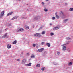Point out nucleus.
Here are the masks:
<instances>
[{
  "label": "nucleus",
  "mask_w": 73,
  "mask_h": 73,
  "mask_svg": "<svg viewBox=\"0 0 73 73\" xmlns=\"http://www.w3.org/2000/svg\"><path fill=\"white\" fill-rule=\"evenodd\" d=\"M34 36L35 37H40L41 36V35L39 33H36L35 34Z\"/></svg>",
  "instance_id": "obj_1"
},
{
  "label": "nucleus",
  "mask_w": 73,
  "mask_h": 73,
  "mask_svg": "<svg viewBox=\"0 0 73 73\" xmlns=\"http://www.w3.org/2000/svg\"><path fill=\"white\" fill-rule=\"evenodd\" d=\"M53 65H58V64L56 62L53 63Z\"/></svg>",
  "instance_id": "obj_19"
},
{
  "label": "nucleus",
  "mask_w": 73,
  "mask_h": 73,
  "mask_svg": "<svg viewBox=\"0 0 73 73\" xmlns=\"http://www.w3.org/2000/svg\"><path fill=\"white\" fill-rule=\"evenodd\" d=\"M25 28L26 29H28L29 28V27L28 26H25Z\"/></svg>",
  "instance_id": "obj_13"
},
{
  "label": "nucleus",
  "mask_w": 73,
  "mask_h": 73,
  "mask_svg": "<svg viewBox=\"0 0 73 73\" xmlns=\"http://www.w3.org/2000/svg\"><path fill=\"white\" fill-rule=\"evenodd\" d=\"M50 25H52V23H50Z\"/></svg>",
  "instance_id": "obj_44"
},
{
  "label": "nucleus",
  "mask_w": 73,
  "mask_h": 73,
  "mask_svg": "<svg viewBox=\"0 0 73 73\" xmlns=\"http://www.w3.org/2000/svg\"><path fill=\"white\" fill-rule=\"evenodd\" d=\"M15 60H16L17 61H18L19 62H20V60L19 59H17Z\"/></svg>",
  "instance_id": "obj_34"
},
{
  "label": "nucleus",
  "mask_w": 73,
  "mask_h": 73,
  "mask_svg": "<svg viewBox=\"0 0 73 73\" xmlns=\"http://www.w3.org/2000/svg\"><path fill=\"white\" fill-rule=\"evenodd\" d=\"M69 11H73V8H70L69 9Z\"/></svg>",
  "instance_id": "obj_23"
},
{
  "label": "nucleus",
  "mask_w": 73,
  "mask_h": 73,
  "mask_svg": "<svg viewBox=\"0 0 73 73\" xmlns=\"http://www.w3.org/2000/svg\"><path fill=\"white\" fill-rule=\"evenodd\" d=\"M61 13H62V19H64L66 17V15L63 13V12L62 11H61Z\"/></svg>",
  "instance_id": "obj_3"
},
{
  "label": "nucleus",
  "mask_w": 73,
  "mask_h": 73,
  "mask_svg": "<svg viewBox=\"0 0 73 73\" xmlns=\"http://www.w3.org/2000/svg\"><path fill=\"white\" fill-rule=\"evenodd\" d=\"M49 1V0H46V1Z\"/></svg>",
  "instance_id": "obj_43"
},
{
  "label": "nucleus",
  "mask_w": 73,
  "mask_h": 73,
  "mask_svg": "<svg viewBox=\"0 0 73 73\" xmlns=\"http://www.w3.org/2000/svg\"><path fill=\"white\" fill-rule=\"evenodd\" d=\"M44 48H42L41 49H39L38 50H37V52H42L43 50H44Z\"/></svg>",
  "instance_id": "obj_6"
},
{
  "label": "nucleus",
  "mask_w": 73,
  "mask_h": 73,
  "mask_svg": "<svg viewBox=\"0 0 73 73\" xmlns=\"http://www.w3.org/2000/svg\"><path fill=\"white\" fill-rule=\"evenodd\" d=\"M55 17H53L52 18V20H55Z\"/></svg>",
  "instance_id": "obj_33"
},
{
  "label": "nucleus",
  "mask_w": 73,
  "mask_h": 73,
  "mask_svg": "<svg viewBox=\"0 0 73 73\" xmlns=\"http://www.w3.org/2000/svg\"><path fill=\"white\" fill-rule=\"evenodd\" d=\"M29 53H27V56H29Z\"/></svg>",
  "instance_id": "obj_37"
},
{
  "label": "nucleus",
  "mask_w": 73,
  "mask_h": 73,
  "mask_svg": "<svg viewBox=\"0 0 73 73\" xmlns=\"http://www.w3.org/2000/svg\"><path fill=\"white\" fill-rule=\"evenodd\" d=\"M36 67H37V68L40 67V64H37L36 66Z\"/></svg>",
  "instance_id": "obj_22"
},
{
  "label": "nucleus",
  "mask_w": 73,
  "mask_h": 73,
  "mask_svg": "<svg viewBox=\"0 0 73 73\" xmlns=\"http://www.w3.org/2000/svg\"><path fill=\"white\" fill-rule=\"evenodd\" d=\"M70 41H69L67 43L68 44H69V43H70Z\"/></svg>",
  "instance_id": "obj_38"
},
{
  "label": "nucleus",
  "mask_w": 73,
  "mask_h": 73,
  "mask_svg": "<svg viewBox=\"0 0 73 73\" xmlns=\"http://www.w3.org/2000/svg\"><path fill=\"white\" fill-rule=\"evenodd\" d=\"M19 31H20L21 32H23V31H24V29L22 28H18L17 29V31L19 32Z\"/></svg>",
  "instance_id": "obj_2"
},
{
  "label": "nucleus",
  "mask_w": 73,
  "mask_h": 73,
  "mask_svg": "<svg viewBox=\"0 0 73 73\" xmlns=\"http://www.w3.org/2000/svg\"><path fill=\"white\" fill-rule=\"evenodd\" d=\"M41 27H40V28H39V29H41Z\"/></svg>",
  "instance_id": "obj_47"
},
{
  "label": "nucleus",
  "mask_w": 73,
  "mask_h": 73,
  "mask_svg": "<svg viewBox=\"0 0 73 73\" xmlns=\"http://www.w3.org/2000/svg\"><path fill=\"white\" fill-rule=\"evenodd\" d=\"M4 11H2L1 12V14L0 16V18H1V17H3L4 16Z\"/></svg>",
  "instance_id": "obj_8"
},
{
  "label": "nucleus",
  "mask_w": 73,
  "mask_h": 73,
  "mask_svg": "<svg viewBox=\"0 0 73 73\" xmlns=\"http://www.w3.org/2000/svg\"><path fill=\"white\" fill-rule=\"evenodd\" d=\"M31 65H32V63H29V64H26V66H31Z\"/></svg>",
  "instance_id": "obj_18"
},
{
  "label": "nucleus",
  "mask_w": 73,
  "mask_h": 73,
  "mask_svg": "<svg viewBox=\"0 0 73 73\" xmlns=\"http://www.w3.org/2000/svg\"><path fill=\"white\" fill-rule=\"evenodd\" d=\"M54 35V33L53 32H51L50 33V35L51 36H53Z\"/></svg>",
  "instance_id": "obj_31"
},
{
  "label": "nucleus",
  "mask_w": 73,
  "mask_h": 73,
  "mask_svg": "<svg viewBox=\"0 0 73 73\" xmlns=\"http://www.w3.org/2000/svg\"><path fill=\"white\" fill-rule=\"evenodd\" d=\"M44 12H47L48 9H44Z\"/></svg>",
  "instance_id": "obj_24"
},
{
  "label": "nucleus",
  "mask_w": 73,
  "mask_h": 73,
  "mask_svg": "<svg viewBox=\"0 0 73 73\" xmlns=\"http://www.w3.org/2000/svg\"><path fill=\"white\" fill-rule=\"evenodd\" d=\"M68 52H71V50H68Z\"/></svg>",
  "instance_id": "obj_40"
},
{
  "label": "nucleus",
  "mask_w": 73,
  "mask_h": 73,
  "mask_svg": "<svg viewBox=\"0 0 73 73\" xmlns=\"http://www.w3.org/2000/svg\"><path fill=\"white\" fill-rule=\"evenodd\" d=\"M40 19V17L39 16H37L35 17L34 20H37V19Z\"/></svg>",
  "instance_id": "obj_12"
},
{
  "label": "nucleus",
  "mask_w": 73,
  "mask_h": 73,
  "mask_svg": "<svg viewBox=\"0 0 73 73\" xmlns=\"http://www.w3.org/2000/svg\"><path fill=\"white\" fill-rule=\"evenodd\" d=\"M45 3L44 2H42L41 3V4L42 5H45Z\"/></svg>",
  "instance_id": "obj_30"
},
{
  "label": "nucleus",
  "mask_w": 73,
  "mask_h": 73,
  "mask_svg": "<svg viewBox=\"0 0 73 73\" xmlns=\"http://www.w3.org/2000/svg\"><path fill=\"white\" fill-rule=\"evenodd\" d=\"M35 27V26L33 25V28H34Z\"/></svg>",
  "instance_id": "obj_46"
},
{
  "label": "nucleus",
  "mask_w": 73,
  "mask_h": 73,
  "mask_svg": "<svg viewBox=\"0 0 73 73\" xmlns=\"http://www.w3.org/2000/svg\"><path fill=\"white\" fill-rule=\"evenodd\" d=\"M64 45H65V44H63L61 46H63L62 50L63 51H65L66 50V47L65 46H64Z\"/></svg>",
  "instance_id": "obj_4"
},
{
  "label": "nucleus",
  "mask_w": 73,
  "mask_h": 73,
  "mask_svg": "<svg viewBox=\"0 0 73 73\" xmlns=\"http://www.w3.org/2000/svg\"><path fill=\"white\" fill-rule=\"evenodd\" d=\"M7 47L8 49H11V44H7Z\"/></svg>",
  "instance_id": "obj_9"
},
{
  "label": "nucleus",
  "mask_w": 73,
  "mask_h": 73,
  "mask_svg": "<svg viewBox=\"0 0 73 73\" xmlns=\"http://www.w3.org/2000/svg\"><path fill=\"white\" fill-rule=\"evenodd\" d=\"M68 20H69V19H65L63 20V21L64 22V23H65L67 22V21H68Z\"/></svg>",
  "instance_id": "obj_15"
},
{
  "label": "nucleus",
  "mask_w": 73,
  "mask_h": 73,
  "mask_svg": "<svg viewBox=\"0 0 73 73\" xmlns=\"http://www.w3.org/2000/svg\"><path fill=\"white\" fill-rule=\"evenodd\" d=\"M19 17V16H16L14 17L11 20H15V19H17Z\"/></svg>",
  "instance_id": "obj_10"
},
{
  "label": "nucleus",
  "mask_w": 73,
  "mask_h": 73,
  "mask_svg": "<svg viewBox=\"0 0 73 73\" xmlns=\"http://www.w3.org/2000/svg\"><path fill=\"white\" fill-rule=\"evenodd\" d=\"M66 39L67 40H71V39H70V38H69V37H67L66 38Z\"/></svg>",
  "instance_id": "obj_32"
},
{
  "label": "nucleus",
  "mask_w": 73,
  "mask_h": 73,
  "mask_svg": "<svg viewBox=\"0 0 73 73\" xmlns=\"http://www.w3.org/2000/svg\"><path fill=\"white\" fill-rule=\"evenodd\" d=\"M46 45L48 47H49L50 46V44L49 43H46Z\"/></svg>",
  "instance_id": "obj_16"
},
{
  "label": "nucleus",
  "mask_w": 73,
  "mask_h": 73,
  "mask_svg": "<svg viewBox=\"0 0 73 73\" xmlns=\"http://www.w3.org/2000/svg\"><path fill=\"white\" fill-rule=\"evenodd\" d=\"M57 54H58V55H60V52H58L57 53Z\"/></svg>",
  "instance_id": "obj_35"
},
{
  "label": "nucleus",
  "mask_w": 73,
  "mask_h": 73,
  "mask_svg": "<svg viewBox=\"0 0 73 73\" xmlns=\"http://www.w3.org/2000/svg\"><path fill=\"white\" fill-rule=\"evenodd\" d=\"M12 13H13V12L9 13L7 14V16H9V15H12Z\"/></svg>",
  "instance_id": "obj_14"
},
{
  "label": "nucleus",
  "mask_w": 73,
  "mask_h": 73,
  "mask_svg": "<svg viewBox=\"0 0 73 73\" xmlns=\"http://www.w3.org/2000/svg\"><path fill=\"white\" fill-rule=\"evenodd\" d=\"M31 58H35V55L32 54V55H31Z\"/></svg>",
  "instance_id": "obj_17"
},
{
  "label": "nucleus",
  "mask_w": 73,
  "mask_h": 73,
  "mask_svg": "<svg viewBox=\"0 0 73 73\" xmlns=\"http://www.w3.org/2000/svg\"><path fill=\"white\" fill-rule=\"evenodd\" d=\"M60 28V26H57L53 28V31H56V30H57V29H59Z\"/></svg>",
  "instance_id": "obj_5"
},
{
  "label": "nucleus",
  "mask_w": 73,
  "mask_h": 73,
  "mask_svg": "<svg viewBox=\"0 0 73 73\" xmlns=\"http://www.w3.org/2000/svg\"><path fill=\"white\" fill-rule=\"evenodd\" d=\"M7 29H5V30H6V31H7Z\"/></svg>",
  "instance_id": "obj_48"
},
{
  "label": "nucleus",
  "mask_w": 73,
  "mask_h": 73,
  "mask_svg": "<svg viewBox=\"0 0 73 73\" xmlns=\"http://www.w3.org/2000/svg\"><path fill=\"white\" fill-rule=\"evenodd\" d=\"M45 67H43L42 69L41 70H42V71H44L45 70Z\"/></svg>",
  "instance_id": "obj_21"
},
{
  "label": "nucleus",
  "mask_w": 73,
  "mask_h": 73,
  "mask_svg": "<svg viewBox=\"0 0 73 73\" xmlns=\"http://www.w3.org/2000/svg\"><path fill=\"white\" fill-rule=\"evenodd\" d=\"M56 17L57 19H59L60 17L58 15H56Z\"/></svg>",
  "instance_id": "obj_25"
},
{
  "label": "nucleus",
  "mask_w": 73,
  "mask_h": 73,
  "mask_svg": "<svg viewBox=\"0 0 73 73\" xmlns=\"http://www.w3.org/2000/svg\"><path fill=\"white\" fill-rule=\"evenodd\" d=\"M45 31H43L41 33L42 35H45Z\"/></svg>",
  "instance_id": "obj_26"
},
{
  "label": "nucleus",
  "mask_w": 73,
  "mask_h": 73,
  "mask_svg": "<svg viewBox=\"0 0 73 73\" xmlns=\"http://www.w3.org/2000/svg\"><path fill=\"white\" fill-rule=\"evenodd\" d=\"M72 65V62H70L69 64H68V65L69 66H70V65Z\"/></svg>",
  "instance_id": "obj_29"
},
{
  "label": "nucleus",
  "mask_w": 73,
  "mask_h": 73,
  "mask_svg": "<svg viewBox=\"0 0 73 73\" xmlns=\"http://www.w3.org/2000/svg\"><path fill=\"white\" fill-rule=\"evenodd\" d=\"M11 24H10L9 25V26H11Z\"/></svg>",
  "instance_id": "obj_39"
},
{
  "label": "nucleus",
  "mask_w": 73,
  "mask_h": 73,
  "mask_svg": "<svg viewBox=\"0 0 73 73\" xmlns=\"http://www.w3.org/2000/svg\"><path fill=\"white\" fill-rule=\"evenodd\" d=\"M57 12H56L55 13V15H57Z\"/></svg>",
  "instance_id": "obj_41"
},
{
  "label": "nucleus",
  "mask_w": 73,
  "mask_h": 73,
  "mask_svg": "<svg viewBox=\"0 0 73 73\" xmlns=\"http://www.w3.org/2000/svg\"><path fill=\"white\" fill-rule=\"evenodd\" d=\"M44 53H45V54H46V52H45Z\"/></svg>",
  "instance_id": "obj_42"
},
{
  "label": "nucleus",
  "mask_w": 73,
  "mask_h": 73,
  "mask_svg": "<svg viewBox=\"0 0 73 73\" xmlns=\"http://www.w3.org/2000/svg\"><path fill=\"white\" fill-rule=\"evenodd\" d=\"M7 36V33H6L3 36V37H4V38H8V37Z\"/></svg>",
  "instance_id": "obj_11"
},
{
  "label": "nucleus",
  "mask_w": 73,
  "mask_h": 73,
  "mask_svg": "<svg viewBox=\"0 0 73 73\" xmlns=\"http://www.w3.org/2000/svg\"><path fill=\"white\" fill-rule=\"evenodd\" d=\"M21 18L22 19H27V17H22Z\"/></svg>",
  "instance_id": "obj_20"
},
{
  "label": "nucleus",
  "mask_w": 73,
  "mask_h": 73,
  "mask_svg": "<svg viewBox=\"0 0 73 73\" xmlns=\"http://www.w3.org/2000/svg\"><path fill=\"white\" fill-rule=\"evenodd\" d=\"M66 5H67V3H66Z\"/></svg>",
  "instance_id": "obj_49"
},
{
  "label": "nucleus",
  "mask_w": 73,
  "mask_h": 73,
  "mask_svg": "<svg viewBox=\"0 0 73 73\" xmlns=\"http://www.w3.org/2000/svg\"><path fill=\"white\" fill-rule=\"evenodd\" d=\"M17 42V41L16 40H15V41H14V42H13V44H16Z\"/></svg>",
  "instance_id": "obj_27"
},
{
  "label": "nucleus",
  "mask_w": 73,
  "mask_h": 73,
  "mask_svg": "<svg viewBox=\"0 0 73 73\" xmlns=\"http://www.w3.org/2000/svg\"><path fill=\"white\" fill-rule=\"evenodd\" d=\"M44 44H45V43H44V42H42L41 43V45H44Z\"/></svg>",
  "instance_id": "obj_36"
},
{
  "label": "nucleus",
  "mask_w": 73,
  "mask_h": 73,
  "mask_svg": "<svg viewBox=\"0 0 73 73\" xmlns=\"http://www.w3.org/2000/svg\"><path fill=\"white\" fill-rule=\"evenodd\" d=\"M17 1H20V0H16Z\"/></svg>",
  "instance_id": "obj_45"
},
{
  "label": "nucleus",
  "mask_w": 73,
  "mask_h": 73,
  "mask_svg": "<svg viewBox=\"0 0 73 73\" xmlns=\"http://www.w3.org/2000/svg\"><path fill=\"white\" fill-rule=\"evenodd\" d=\"M33 47H35V46H36V45L35 44H33Z\"/></svg>",
  "instance_id": "obj_28"
},
{
  "label": "nucleus",
  "mask_w": 73,
  "mask_h": 73,
  "mask_svg": "<svg viewBox=\"0 0 73 73\" xmlns=\"http://www.w3.org/2000/svg\"><path fill=\"white\" fill-rule=\"evenodd\" d=\"M27 62V60L26 59H24L23 60H22L21 63L23 64H24L26 62Z\"/></svg>",
  "instance_id": "obj_7"
}]
</instances>
